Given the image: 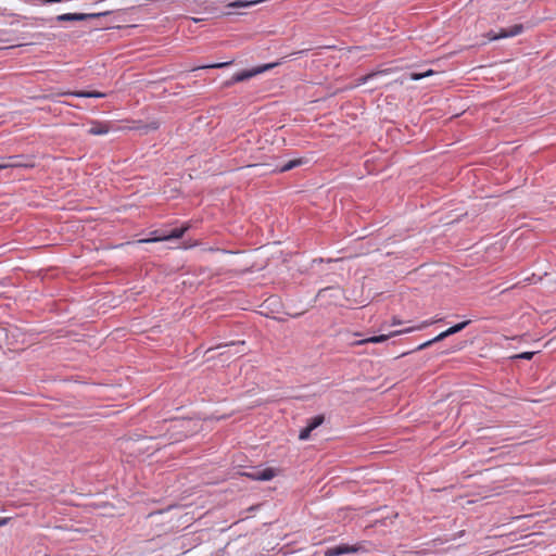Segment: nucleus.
<instances>
[{"instance_id": "nucleus-23", "label": "nucleus", "mask_w": 556, "mask_h": 556, "mask_svg": "<svg viewBox=\"0 0 556 556\" xmlns=\"http://www.w3.org/2000/svg\"><path fill=\"white\" fill-rule=\"evenodd\" d=\"M402 324V320L397 317H393L392 318V321H391V325L392 326H396V325H401Z\"/></svg>"}, {"instance_id": "nucleus-11", "label": "nucleus", "mask_w": 556, "mask_h": 556, "mask_svg": "<svg viewBox=\"0 0 556 556\" xmlns=\"http://www.w3.org/2000/svg\"><path fill=\"white\" fill-rule=\"evenodd\" d=\"M91 15L84 14V13H64L61 15H58L56 20L59 22H72V21H84Z\"/></svg>"}, {"instance_id": "nucleus-8", "label": "nucleus", "mask_w": 556, "mask_h": 556, "mask_svg": "<svg viewBox=\"0 0 556 556\" xmlns=\"http://www.w3.org/2000/svg\"><path fill=\"white\" fill-rule=\"evenodd\" d=\"M271 67H274V64H268V65H265L264 67L256 68L253 71H244L242 73L237 74L233 77V81H236V83L243 81V80L251 78L252 76L260 74V73H262L268 68H271Z\"/></svg>"}, {"instance_id": "nucleus-13", "label": "nucleus", "mask_w": 556, "mask_h": 556, "mask_svg": "<svg viewBox=\"0 0 556 556\" xmlns=\"http://www.w3.org/2000/svg\"><path fill=\"white\" fill-rule=\"evenodd\" d=\"M325 418L323 415H317L313 418H311L308 421H307V428L311 429L312 431L315 430L317 427H319L323 422H324Z\"/></svg>"}, {"instance_id": "nucleus-9", "label": "nucleus", "mask_w": 556, "mask_h": 556, "mask_svg": "<svg viewBox=\"0 0 556 556\" xmlns=\"http://www.w3.org/2000/svg\"><path fill=\"white\" fill-rule=\"evenodd\" d=\"M357 551L354 546L349 545H338L331 548H328L325 553L326 556H340L348 553H355Z\"/></svg>"}, {"instance_id": "nucleus-2", "label": "nucleus", "mask_w": 556, "mask_h": 556, "mask_svg": "<svg viewBox=\"0 0 556 556\" xmlns=\"http://www.w3.org/2000/svg\"><path fill=\"white\" fill-rule=\"evenodd\" d=\"M189 225L186 224L180 228H175L168 233L159 232V230L153 231V235H156L155 237L148 238V239H141L138 240L137 243H150V242H159V241H167L172 239H179L181 238L187 230L189 229Z\"/></svg>"}, {"instance_id": "nucleus-15", "label": "nucleus", "mask_w": 556, "mask_h": 556, "mask_svg": "<svg viewBox=\"0 0 556 556\" xmlns=\"http://www.w3.org/2000/svg\"><path fill=\"white\" fill-rule=\"evenodd\" d=\"M229 64H231V62H224V63H215V64H210V65H203V66H200L199 68H222V67L228 66Z\"/></svg>"}, {"instance_id": "nucleus-24", "label": "nucleus", "mask_w": 556, "mask_h": 556, "mask_svg": "<svg viewBox=\"0 0 556 556\" xmlns=\"http://www.w3.org/2000/svg\"><path fill=\"white\" fill-rule=\"evenodd\" d=\"M149 129L155 130L159 128V124L156 122H153L147 126Z\"/></svg>"}, {"instance_id": "nucleus-7", "label": "nucleus", "mask_w": 556, "mask_h": 556, "mask_svg": "<svg viewBox=\"0 0 556 556\" xmlns=\"http://www.w3.org/2000/svg\"><path fill=\"white\" fill-rule=\"evenodd\" d=\"M110 125L104 122L92 121L88 134L92 136L106 135L110 131Z\"/></svg>"}, {"instance_id": "nucleus-10", "label": "nucleus", "mask_w": 556, "mask_h": 556, "mask_svg": "<svg viewBox=\"0 0 556 556\" xmlns=\"http://www.w3.org/2000/svg\"><path fill=\"white\" fill-rule=\"evenodd\" d=\"M60 96H74L77 98H104L105 93L100 91H66L59 93Z\"/></svg>"}, {"instance_id": "nucleus-14", "label": "nucleus", "mask_w": 556, "mask_h": 556, "mask_svg": "<svg viewBox=\"0 0 556 556\" xmlns=\"http://www.w3.org/2000/svg\"><path fill=\"white\" fill-rule=\"evenodd\" d=\"M433 74H434V72L432 70H428L424 73H410L409 77L412 80H419L421 78L429 77Z\"/></svg>"}, {"instance_id": "nucleus-3", "label": "nucleus", "mask_w": 556, "mask_h": 556, "mask_svg": "<svg viewBox=\"0 0 556 556\" xmlns=\"http://www.w3.org/2000/svg\"><path fill=\"white\" fill-rule=\"evenodd\" d=\"M469 323H470V320H465L463 323H459V324H456V325L450 327L445 331L439 333L433 339L426 341V342L421 343L420 345H418L416 348V351L425 350V349L431 346L433 343L440 342V341L444 340L445 338L462 331L467 325H469Z\"/></svg>"}, {"instance_id": "nucleus-4", "label": "nucleus", "mask_w": 556, "mask_h": 556, "mask_svg": "<svg viewBox=\"0 0 556 556\" xmlns=\"http://www.w3.org/2000/svg\"><path fill=\"white\" fill-rule=\"evenodd\" d=\"M522 30H523V26L521 24H516V25H514L513 27H510L508 29L502 28L500 30V33H495V31L491 30V31L485 34V38L489 41H492V40L514 37V36H517L519 34H521Z\"/></svg>"}, {"instance_id": "nucleus-16", "label": "nucleus", "mask_w": 556, "mask_h": 556, "mask_svg": "<svg viewBox=\"0 0 556 556\" xmlns=\"http://www.w3.org/2000/svg\"><path fill=\"white\" fill-rule=\"evenodd\" d=\"M311 432H312V430L308 429L307 427L303 428L300 431L299 439L302 440V441L307 440L309 438V435H311Z\"/></svg>"}, {"instance_id": "nucleus-25", "label": "nucleus", "mask_w": 556, "mask_h": 556, "mask_svg": "<svg viewBox=\"0 0 556 556\" xmlns=\"http://www.w3.org/2000/svg\"><path fill=\"white\" fill-rule=\"evenodd\" d=\"M219 348H220V345H216L215 348H211V349H208L207 351H211V350H213V349H219Z\"/></svg>"}, {"instance_id": "nucleus-1", "label": "nucleus", "mask_w": 556, "mask_h": 556, "mask_svg": "<svg viewBox=\"0 0 556 556\" xmlns=\"http://www.w3.org/2000/svg\"><path fill=\"white\" fill-rule=\"evenodd\" d=\"M440 320L441 319L425 320L421 324H419L418 326L409 327V328H405V329H401V330H395V331L390 332L389 334H380V336L369 337V338H366V339L357 341L355 344L362 345V344H366V343H381V342L387 341L389 338H392V337H395V336H400V334H404V333H409V332H413L415 330L425 329V328H427V327L431 326L432 324H434L437 321H440Z\"/></svg>"}, {"instance_id": "nucleus-18", "label": "nucleus", "mask_w": 556, "mask_h": 556, "mask_svg": "<svg viewBox=\"0 0 556 556\" xmlns=\"http://www.w3.org/2000/svg\"><path fill=\"white\" fill-rule=\"evenodd\" d=\"M12 168V164L7 162V156L0 157V170Z\"/></svg>"}, {"instance_id": "nucleus-6", "label": "nucleus", "mask_w": 556, "mask_h": 556, "mask_svg": "<svg viewBox=\"0 0 556 556\" xmlns=\"http://www.w3.org/2000/svg\"><path fill=\"white\" fill-rule=\"evenodd\" d=\"M244 476L256 481H268L276 477V470L274 468H265L255 472H247Z\"/></svg>"}, {"instance_id": "nucleus-5", "label": "nucleus", "mask_w": 556, "mask_h": 556, "mask_svg": "<svg viewBox=\"0 0 556 556\" xmlns=\"http://www.w3.org/2000/svg\"><path fill=\"white\" fill-rule=\"evenodd\" d=\"M7 162L12 164V168H31L35 166L34 157L31 156L24 157L22 155H11L7 156Z\"/></svg>"}, {"instance_id": "nucleus-20", "label": "nucleus", "mask_w": 556, "mask_h": 556, "mask_svg": "<svg viewBox=\"0 0 556 556\" xmlns=\"http://www.w3.org/2000/svg\"><path fill=\"white\" fill-rule=\"evenodd\" d=\"M10 520V517H0V527L8 525Z\"/></svg>"}, {"instance_id": "nucleus-17", "label": "nucleus", "mask_w": 556, "mask_h": 556, "mask_svg": "<svg viewBox=\"0 0 556 556\" xmlns=\"http://www.w3.org/2000/svg\"><path fill=\"white\" fill-rule=\"evenodd\" d=\"M534 355V352H523L517 355H514L511 358H522V359H531Z\"/></svg>"}, {"instance_id": "nucleus-19", "label": "nucleus", "mask_w": 556, "mask_h": 556, "mask_svg": "<svg viewBox=\"0 0 556 556\" xmlns=\"http://www.w3.org/2000/svg\"><path fill=\"white\" fill-rule=\"evenodd\" d=\"M381 73L382 72H379V74H381ZM376 75H378V73H370V74L363 76L362 78H359V84H365L367 80H369L370 78H372Z\"/></svg>"}, {"instance_id": "nucleus-12", "label": "nucleus", "mask_w": 556, "mask_h": 556, "mask_svg": "<svg viewBox=\"0 0 556 556\" xmlns=\"http://www.w3.org/2000/svg\"><path fill=\"white\" fill-rule=\"evenodd\" d=\"M304 162L302 159H295V160H291L289 161L288 163H286L283 166H281L278 172L280 173H285V172H288L296 166H300L302 165Z\"/></svg>"}, {"instance_id": "nucleus-21", "label": "nucleus", "mask_w": 556, "mask_h": 556, "mask_svg": "<svg viewBox=\"0 0 556 556\" xmlns=\"http://www.w3.org/2000/svg\"><path fill=\"white\" fill-rule=\"evenodd\" d=\"M253 3H254V2H245V3H244V2H240V1H238V2H235V3L232 4V7H244V5H251V4H253Z\"/></svg>"}, {"instance_id": "nucleus-22", "label": "nucleus", "mask_w": 556, "mask_h": 556, "mask_svg": "<svg viewBox=\"0 0 556 556\" xmlns=\"http://www.w3.org/2000/svg\"><path fill=\"white\" fill-rule=\"evenodd\" d=\"M329 290H332V288H325V289L319 290L317 296L318 298L325 296L326 292L329 291Z\"/></svg>"}]
</instances>
